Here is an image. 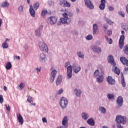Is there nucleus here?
I'll return each mask as SVG.
<instances>
[{
	"instance_id": "f257e3e1",
	"label": "nucleus",
	"mask_w": 128,
	"mask_h": 128,
	"mask_svg": "<svg viewBox=\"0 0 128 128\" xmlns=\"http://www.w3.org/2000/svg\"><path fill=\"white\" fill-rule=\"evenodd\" d=\"M64 66L66 68V78L70 80L72 78V65H70V62H67L65 63Z\"/></svg>"
},
{
	"instance_id": "f03ea898",
	"label": "nucleus",
	"mask_w": 128,
	"mask_h": 128,
	"mask_svg": "<svg viewBox=\"0 0 128 128\" xmlns=\"http://www.w3.org/2000/svg\"><path fill=\"white\" fill-rule=\"evenodd\" d=\"M62 16L63 18H60V22H62V24H70L72 22V18H68L66 12L63 13Z\"/></svg>"
},
{
	"instance_id": "7ed1b4c3",
	"label": "nucleus",
	"mask_w": 128,
	"mask_h": 128,
	"mask_svg": "<svg viewBox=\"0 0 128 128\" xmlns=\"http://www.w3.org/2000/svg\"><path fill=\"white\" fill-rule=\"evenodd\" d=\"M68 104V98L64 97H62L60 98V106L62 110H66V108Z\"/></svg>"
},
{
	"instance_id": "20e7f679",
	"label": "nucleus",
	"mask_w": 128,
	"mask_h": 128,
	"mask_svg": "<svg viewBox=\"0 0 128 128\" xmlns=\"http://www.w3.org/2000/svg\"><path fill=\"white\" fill-rule=\"evenodd\" d=\"M116 122L117 124H126V116L118 115L116 118Z\"/></svg>"
},
{
	"instance_id": "39448f33",
	"label": "nucleus",
	"mask_w": 128,
	"mask_h": 128,
	"mask_svg": "<svg viewBox=\"0 0 128 128\" xmlns=\"http://www.w3.org/2000/svg\"><path fill=\"white\" fill-rule=\"evenodd\" d=\"M38 46L40 50L44 52H48V47L46 46V44L44 42H40L38 43Z\"/></svg>"
},
{
	"instance_id": "423d86ee",
	"label": "nucleus",
	"mask_w": 128,
	"mask_h": 128,
	"mask_svg": "<svg viewBox=\"0 0 128 128\" xmlns=\"http://www.w3.org/2000/svg\"><path fill=\"white\" fill-rule=\"evenodd\" d=\"M51 73L50 74V82H54V78H56V74H58V71L54 69V66L51 67L50 68Z\"/></svg>"
},
{
	"instance_id": "0eeeda50",
	"label": "nucleus",
	"mask_w": 128,
	"mask_h": 128,
	"mask_svg": "<svg viewBox=\"0 0 128 128\" xmlns=\"http://www.w3.org/2000/svg\"><path fill=\"white\" fill-rule=\"evenodd\" d=\"M121 34L122 35L120 36L118 42L120 48L122 49L124 48V31L122 30Z\"/></svg>"
},
{
	"instance_id": "6e6552de",
	"label": "nucleus",
	"mask_w": 128,
	"mask_h": 128,
	"mask_svg": "<svg viewBox=\"0 0 128 128\" xmlns=\"http://www.w3.org/2000/svg\"><path fill=\"white\" fill-rule=\"evenodd\" d=\"M48 22L51 26H54V24H56L58 22V18L54 16H50L48 18Z\"/></svg>"
},
{
	"instance_id": "1a4fd4ad",
	"label": "nucleus",
	"mask_w": 128,
	"mask_h": 128,
	"mask_svg": "<svg viewBox=\"0 0 128 128\" xmlns=\"http://www.w3.org/2000/svg\"><path fill=\"white\" fill-rule=\"evenodd\" d=\"M60 4L63 8H70L72 4L66 0H61L60 2Z\"/></svg>"
},
{
	"instance_id": "9d476101",
	"label": "nucleus",
	"mask_w": 128,
	"mask_h": 128,
	"mask_svg": "<svg viewBox=\"0 0 128 128\" xmlns=\"http://www.w3.org/2000/svg\"><path fill=\"white\" fill-rule=\"evenodd\" d=\"M75 74H78L80 72V70H82V68L80 66H76V63L74 62L72 65V69Z\"/></svg>"
},
{
	"instance_id": "9b49d317",
	"label": "nucleus",
	"mask_w": 128,
	"mask_h": 128,
	"mask_svg": "<svg viewBox=\"0 0 128 128\" xmlns=\"http://www.w3.org/2000/svg\"><path fill=\"white\" fill-rule=\"evenodd\" d=\"M85 6L88 8L90 10H94V6L92 2L90 0H84Z\"/></svg>"
},
{
	"instance_id": "f8f14e48",
	"label": "nucleus",
	"mask_w": 128,
	"mask_h": 128,
	"mask_svg": "<svg viewBox=\"0 0 128 128\" xmlns=\"http://www.w3.org/2000/svg\"><path fill=\"white\" fill-rule=\"evenodd\" d=\"M38 58L40 62H46V55L44 53H40L39 54Z\"/></svg>"
},
{
	"instance_id": "ddd939ff",
	"label": "nucleus",
	"mask_w": 128,
	"mask_h": 128,
	"mask_svg": "<svg viewBox=\"0 0 128 128\" xmlns=\"http://www.w3.org/2000/svg\"><path fill=\"white\" fill-rule=\"evenodd\" d=\"M93 28H92V34L94 36L98 34V26L96 24H93Z\"/></svg>"
},
{
	"instance_id": "4468645a",
	"label": "nucleus",
	"mask_w": 128,
	"mask_h": 128,
	"mask_svg": "<svg viewBox=\"0 0 128 128\" xmlns=\"http://www.w3.org/2000/svg\"><path fill=\"white\" fill-rule=\"evenodd\" d=\"M122 102H124V98H122V96H119L116 100V104L120 108V106H122Z\"/></svg>"
},
{
	"instance_id": "2eb2a0df",
	"label": "nucleus",
	"mask_w": 128,
	"mask_h": 128,
	"mask_svg": "<svg viewBox=\"0 0 128 128\" xmlns=\"http://www.w3.org/2000/svg\"><path fill=\"white\" fill-rule=\"evenodd\" d=\"M91 50H92L93 52H98V54H100V52H102V48L98 47L96 46H92L91 48Z\"/></svg>"
},
{
	"instance_id": "dca6fc26",
	"label": "nucleus",
	"mask_w": 128,
	"mask_h": 128,
	"mask_svg": "<svg viewBox=\"0 0 128 128\" xmlns=\"http://www.w3.org/2000/svg\"><path fill=\"white\" fill-rule=\"evenodd\" d=\"M102 74H104V72L101 73L100 76H98V77H96V82H98V84L102 82H104V77Z\"/></svg>"
},
{
	"instance_id": "f3484780",
	"label": "nucleus",
	"mask_w": 128,
	"mask_h": 128,
	"mask_svg": "<svg viewBox=\"0 0 128 128\" xmlns=\"http://www.w3.org/2000/svg\"><path fill=\"white\" fill-rule=\"evenodd\" d=\"M108 62L109 64H112L113 66H116V62H114V57L110 55L108 57Z\"/></svg>"
},
{
	"instance_id": "a211bd4d",
	"label": "nucleus",
	"mask_w": 128,
	"mask_h": 128,
	"mask_svg": "<svg viewBox=\"0 0 128 128\" xmlns=\"http://www.w3.org/2000/svg\"><path fill=\"white\" fill-rule=\"evenodd\" d=\"M82 118L84 120H88L90 118V115L86 112H82L81 114Z\"/></svg>"
},
{
	"instance_id": "6ab92c4d",
	"label": "nucleus",
	"mask_w": 128,
	"mask_h": 128,
	"mask_svg": "<svg viewBox=\"0 0 128 128\" xmlns=\"http://www.w3.org/2000/svg\"><path fill=\"white\" fill-rule=\"evenodd\" d=\"M82 90L75 88L74 90V94L78 98H80V96H82Z\"/></svg>"
},
{
	"instance_id": "aec40b11",
	"label": "nucleus",
	"mask_w": 128,
	"mask_h": 128,
	"mask_svg": "<svg viewBox=\"0 0 128 128\" xmlns=\"http://www.w3.org/2000/svg\"><path fill=\"white\" fill-rule=\"evenodd\" d=\"M30 16H32V18H35L36 16V11H34V9L32 8V6L30 5Z\"/></svg>"
},
{
	"instance_id": "412c9836",
	"label": "nucleus",
	"mask_w": 128,
	"mask_h": 128,
	"mask_svg": "<svg viewBox=\"0 0 128 128\" xmlns=\"http://www.w3.org/2000/svg\"><path fill=\"white\" fill-rule=\"evenodd\" d=\"M16 116H17V120H18L20 124H24V118H22V116L20 114V113H18L16 114Z\"/></svg>"
},
{
	"instance_id": "4be33fe9",
	"label": "nucleus",
	"mask_w": 128,
	"mask_h": 128,
	"mask_svg": "<svg viewBox=\"0 0 128 128\" xmlns=\"http://www.w3.org/2000/svg\"><path fill=\"white\" fill-rule=\"evenodd\" d=\"M120 60L121 62L124 64V66H128V60L124 57H121L120 58Z\"/></svg>"
},
{
	"instance_id": "5701e85b",
	"label": "nucleus",
	"mask_w": 128,
	"mask_h": 128,
	"mask_svg": "<svg viewBox=\"0 0 128 128\" xmlns=\"http://www.w3.org/2000/svg\"><path fill=\"white\" fill-rule=\"evenodd\" d=\"M68 117L66 116H64L62 120V125L64 126V128H68L66 124H68Z\"/></svg>"
},
{
	"instance_id": "b1692460",
	"label": "nucleus",
	"mask_w": 128,
	"mask_h": 128,
	"mask_svg": "<svg viewBox=\"0 0 128 128\" xmlns=\"http://www.w3.org/2000/svg\"><path fill=\"white\" fill-rule=\"evenodd\" d=\"M62 76L60 75L58 76L56 80V86H60V84H62Z\"/></svg>"
},
{
	"instance_id": "393cba45",
	"label": "nucleus",
	"mask_w": 128,
	"mask_h": 128,
	"mask_svg": "<svg viewBox=\"0 0 128 128\" xmlns=\"http://www.w3.org/2000/svg\"><path fill=\"white\" fill-rule=\"evenodd\" d=\"M107 82L110 84H116V80L110 76L108 77Z\"/></svg>"
},
{
	"instance_id": "a878e982",
	"label": "nucleus",
	"mask_w": 128,
	"mask_h": 128,
	"mask_svg": "<svg viewBox=\"0 0 128 128\" xmlns=\"http://www.w3.org/2000/svg\"><path fill=\"white\" fill-rule=\"evenodd\" d=\"M106 8V0H101V4L99 6L100 10H104Z\"/></svg>"
},
{
	"instance_id": "bb28decb",
	"label": "nucleus",
	"mask_w": 128,
	"mask_h": 128,
	"mask_svg": "<svg viewBox=\"0 0 128 128\" xmlns=\"http://www.w3.org/2000/svg\"><path fill=\"white\" fill-rule=\"evenodd\" d=\"M86 122L89 126H94V118H92L88 119Z\"/></svg>"
},
{
	"instance_id": "cd10ccee",
	"label": "nucleus",
	"mask_w": 128,
	"mask_h": 128,
	"mask_svg": "<svg viewBox=\"0 0 128 128\" xmlns=\"http://www.w3.org/2000/svg\"><path fill=\"white\" fill-rule=\"evenodd\" d=\"M121 84L123 88H126V80H124V74H121Z\"/></svg>"
},
{
	"instance_id": "c85d7f7f",
	"label": "nucleus",
	"mask_w": 128,
	"mask_h": 128,
	"mask_svg": "<svg viewBox=\"0 0 128 128\" xmlns=\"http://www.w3.org/2000/svg\"><path fill=\"white\" fill-rule=\"evenodd\" d=\"M98 110V112H100V114H106V108L102 106H99Z\"/></svg>"
},
{
	"instance_id": "c756f323",
	"label": "nucleus",
	"mask_w": 128,
	"mask_h": 128,
	"mask_svg": "<svg viewBox=\"0 0 128 128\" xmlns=\"http://www.w3.org/2000/svg\"><path fill=\"white\" fill-rule=\"evenodd\" d=\"M10 6V3L8 1H4L1 4V8H8Z\"/></svg>"
},
{
	"instance_id": "7c9ffc66",
	"label": "nucleus",
	"mask_w": 128,
	"mask_h": 128,
	"mask_svg": "<svg viewBox=\"0 0 128 128\" xmlns=\"http://www.w3.org/2000/svg\"><path fill=\"white\" fill-rule=\"evenodd\" d=\"M28 102L31 104L32 106H36V103H34V101L32 100V97L30 96H28Z\"/></svg>"
},
{
	"instance_id": "2f4dec72",
	"label": "nucleus",
	"mask_w": 128,
	"mask_h": 128,
	"mask_svg": "<svg viewBox=\"0 0 128 128\" xmlns=\"http://www.w3.org/2000/svg\"><path fill=\"white\" fill-rule=\"evenodd\" d=\"M40 8V3L38 2H36V3L34 4L32 6V8L35 10H36L38 8Z\"/></svg>"
},
{
	"instance_id": "473e14b6",
	"label": "nucleus",
	"mask_w": 128,
	"mask_h": 128,
	"mask_svg": "<svg viewBox=\"0 0 128 128\" xmlns=\"http://www.w3.org/2000/svg\"><path fill=\"white\" fill-rule=\"evenodd\" d=\"M77 55L80 58H84V54L81 51L78 52Z\"/></svg>"
},
{
	"instance_id": "72a5a7b5",
	"label": "nucleus",
	"mask_w": 128,
	"mask_h": 128,
	"mask_svg": "<svg viewBox=\"0 0 128 128\" xmlns=\"http://www.w3.org/2000/svg\"><path fill=\"white\" fill-rule=\"evenodd\" d=\"M104 20L106 22L107 24H114V22H112L111 20H110L108 18L104 17Z\"/></svg>"
},
{
	"instance_id": "f704fd0d",
	"label": "nucleus",
	"mask_w": 128,
	"mask_h": 128,
	"mask_svg": "<svg viewBox=\"0 0 128 128\" xmlns=\"http://www.w3.org/2000/svg\"><path fill=\"white\" fill-rule=\"evenodd\" d=\"M35 36H42V34H40V29H37L35 30Z\"/></svg>"
},
{
	"instance_id": "c9c22d12",
	"label": "nucleus",
	"mask_w": 128,
	"mask_h": 128,
	"mask_svg": "<svg viewBox=\"0 0 128 128\" xmlns=\"http://www.w3.org/2000/svg\"><path fill=\"white\" fill-rule=\"evenodd\" d=\"M93 76L94 78H98V77L100 76V70H96L94 73Z\"/></svg>"
},
{
	"instance_id": "e433bc0d",
	"label": "nucleus",
	"mask_w": 128,
	"mask_h": 128,
	"mask_svg": "<svg viewBox=\"0 0 128 128\" xmlns=\"http://www.w3.org/2000/svg\"><path fill=\"white\" fill-rule=\"evenodd\" d=\"M18 12L20 14H24V7L22 6H20L18 8Z\"/></svg>"
},
{
	"instance_id": "4c0bfd02",
	"label": "nucleus",
	"mask_w": 128,
	"mask_h": 128,
	"mask_svg": "<svg viewBox=\"0 0 128 128\" xmlns=\"http://www.w3.org/2000/svg\"><path fill=\"white\" fill-rule=\"evenodd\" d=\"M48 14V10L46 9H44L42 12V16L43 18H44Z\"/></svg>"
},
{
	"instance_id": "58836bf2",
	"label": "nucleus",
	"mask_w": 128,
	"mask_h": 128,
	"mask_svg": "<svg viewBox=\"0 0 128 128\" xmlns=\"http://www.w3.org/2000/svg\"><path fill=\"white\" fill-rule=\"evenodd\" d=\"M107 96L108 100H114V94H108Z\"/></svg>"
},
{
	"instance_id": "ea45409f",
	"label": "nucleus",
	"mask_w": 128,
	"mask_h": 128,
	"mask_svg": "<svg viewBox=\"0 0 128 128\" xmlns=\"http://www.w3.org/2000/svg\"><path fill=\"white\" fill-rule=\"evenodd\" d=\"M6 68L7 70H10L12 68V64L10 62H8L6 63Z\"/></svg>"
},
{
	"instance_id": "a19ab883",
	"label": "nucleus",
	"mask_w": 128,
	"mask_h": 128,
	"mask_svg": "<svg viewBox=\"0 0 128 128\" xmlns=\"http://www.w3.org/2000/svg\"><path fill=\"white\" fill-rule=\"evenodd\" d=\"M2 48L5 49L8 48V44L6 42H4L2 44Z\"/></svg>"
},
{
	"instance_id": "79ce46f5",
	"label": "nucleus",
	"mask_w": 128,
	"mask_h": 128,
	"mask_svg": "<svg viewBox=\"0 0 128 128\" xmlns=\"http://www.w3.org/2000/svg\"><path fill=\"white\" fill-rule=\"evenodd\" d=\"M114 69L115 74L118 76V74H120V69H118V67H114Z\"/></svg>"
},
{
	"instance_id": "37998d69",
	"label": "nucleus",
	"mask_w": 128,
	"mask_h": 128,
	"mask_svg": "<svg viewBox=\"0 0 128 128\" xmlns=\"http://www.w3.org/2000/svg\"><path fill=\"white\" fill-rule=\"evenodd\" d=\"M124 52L126 54L128 55V45H126L124 47Z\"/></svg>"
},
{
	"instance_id": "c03bdc74",
	"label": "nucleus",
	"mask_w": 128,
	"mask_h": 128,
	"mask_svg": "<svg viewBox=\"0 0 128 128\" xmlns=\"http://www.w3.org/2000/svg\"><path fill=\"white\" fill-rule=\"evenodd\" d=\"M92 36L90 34H89L86 37V39L87 40H92Z\"/></svg>"
},
{
	"instance_id": "a18cd8bd",
	"label": "nucleus",
	"mask_w": 128,
	"mask_h": 128,
	"mask_svg": "<svg viewBox=\"0 0 128 128\" xmlns=\"http://www.w3.org/2000/svg\"><path fill=\"white\" fill-rule=\"evenodd\" d=\"M35 70H36L38 74L40 72V70H42V67H37L36 68Z\"/></svg>"
},
{
	"instance_id": "49530a36",
	"label": "nucleus",
	"mask_w": 128,
	"mask_h": 128,
	"mask_svg": "<svg viewBox=\"0 0 128 128\" xmlns=\"http://www.w3.org/2000/svg\"><path fill=\"white\" fill-rule=\"evenodd\" d=\"M18 88H20V90H22V88H24V83L22 82L21 84H20L18 85Z\"/></svg>"
},
{
	"instance_id": "de8ad7c7",
	"label": "nucleus",
	"mask_w": 128,
	"mask_h": 128,
	"mask_svg": "<svg viewBox=\"0 0 128 128\" xmlns=\"http://www.w3.org/2000/svg\"><path fill=\"white\" fill-rule=\"evenodd\" d=\"M118 14H119V16H122V18H124L126 14H124V12H122V11H119L118 12Z\"/></svg>"
},
{
	"instance_id": "09e8293b",
	"label": "nucleus",
	"mask_w": 128,
	"mask_h": 128,
	"mask_svg": "<svg viewBox=\"0 0 128 128\" xmlns=\"http://www.w3.org/2000/svg\"><path fill=\"white\" fill-rule=\"evenodd\" d=\"M64 92V90L62 88H60V90H58L56 94H62V92Z\"/></svg>"
},
{
	"instance_id": "8fccbe9b",
	"label": "nucleus",
	"mask_w": 128,
	"mask_h": 128,
	"mask_svg": "<svg viewBox=\"0 0 128 128\" xmlns=\"http://www.w3.org/2000/svg\"><path fill=\"white\" fill-rule=\"evenodd\" d=\"M108 10L109 12H114V7H112V6H108Z\"/></svg>"
},
{
	"instance_id": "3c124183",
	"label": "nucleus",
	"mask_w": 128,
	"mask_h": 128,
	"mask_svg": "<svg viewBox=\"0 0 128 128\" xmlns=\"http://www.w3.org/2000/svg\"><path fill=\"white\" fill-rule=\"evenodd\" d=\"M5 106H6V110H8V112H10V105L5 104Z\"/></svg>"
},
{
	"instance_id": "603ef678",
	"label": "nucleus",
	"mask_w": 128,
	"mask_h": 128,
	"mask_svg": "<svg viewBox=\"0 0 128 128\" xmlns=\"http://www.w3.org/2000/svg\"><path fill=\"white\" fill-rule=\"evenodd\" d=\"M4 102V98L2 95H0V104Z\"/></svg>"
},
{
	"instance_id": "864d4df0",
	"label": "nucleus",
	"mask_w": 128,
	"mask_h": 128,
	"mask_svg": "<svg viewBox=\"0 0 128 128\" xmlns=\"http://www.w3.org/2000/svg\"><path fill=\"white\" fill-rule=\"evenodd\" d=\"M14 60H20V56H14Z\"/></svg>"
},
{
	"instance_id": "5fc2aeb1",
	"label": "nucleus",
	"mask_w": 128,
	"mask_h": 128,
	"mask_svg": "<svg viewBox=\"0 0 128 128\" xmlns=\"http://www.w3.org/2000/svg\"><path fill=\"white\" fill-rule=\"evenodd\" d=\"M112 34V30H108L107 32V34L108 36H110Z\"/></svg>"
},
{
	"instance_id": "6e6d98bb",
	"label": "nucleus",
	"mask_w": 128,
	"mask_h": 128,
	"mask_svg": "<svg viewBox=\"0 0 128 128\" xmlns=\"http://www.w3.org/2000/svg\"><path fill=\"white\" fill-rule=\"evenodd\" d=\"M42 122H46H46H48V120H46V118H42Z\"/></svg>"
},
{
	"instance_id": "4d7b16f0",
	"label": "nucleus",
	"mask_w": 128,
	"mask_h": 128,
	"mask_svg": "<svg viewBox=\"0 0 128 128\" xmlns=\"http://www.w3.org/2000/svg\"><path fill=\"white\" fill-rule=\"evenodd\" d=\"M107 42H108L109 44H112V38H110L107 41Z\"/></svg>"
},
{
	"instance_id": "13d9d810",
	"label": "nucleus",
	"mask_w": 128,
	"mask_h": 128,
	"mask_svg": "<svg viewBox=\"0 0 128 128\" xmlns=\"http://www.w3.org/2000/svg\"><path fill=\"white\" fill-rule=\"evenodd\" d=\"M117 128H124V126H122L120 124H117Z\"/></svg>"
},
{
	"instance_id": "bf43d9fd",
	"label": "nucleus",
	"mask_w": 128,
	"mask_h": 128,
	"mask_svg": "<svg viewBox=\"0 0 128 128\" xmlns=\"http://www.w3.org/2000/svg\"><path fill=\"white\" fill-rule=\"evenodd\" d=\"M61 12H68V10L66 8L62 9Z\"/></svg>"
},
{
	"instance_id": "052dcab7",
	"label": "nucleus",
	"mask_w": 128,
	"mask_h": 128,
	"mask_svg": "<svg viewBox=\"0 0 128 128\" xmlns=\"http://www.w3.org/2000/svg\"><path fill=\"white\" fill-rule=\"evenodd\" d=\"M24 48L26 50H28V45L26 44L24 46Z\"/></svg>"
},
{
	"instance_id": "680f3d73",
	"label": "nucleus",
	"mask_w": 128,
	"mask_h": 128,
	"mask_svg": "<svg viewBox=\"0 0 128 128\" xmlns=\"http://www.w3.org/2000/svg\"><path fill=\"white\" fill-rule=\"evenodd\" d=\"M128 68H124V72L126 74L128 73Z\"/></svg>"
},
{
	"instance_id": "e2e57ef3",
	"label": "nucleus",
	"mask_w": 128,
	"mask_h": 128,
	"mask_svg": "<svg viewBox=\"0 0 128 128\" xmlns=\"http://www.w3.org/2000/svg\"><path fill=\"white\" fill-rule=\"evenodd\" d=\"M68 16H74V14H72V13L70 12L69 13H68Z\"/></svg>"
},
{
	"instance_id": "0e129e2a",
	"label": "nucleus",
	"mask_w": 128,
	"mask_h": 128,
	"mask_svg": "<svg viewBox=\"0 0 128 128\" xmlns=\"http://www.w3.org/2000/svg\"><path fill=\"white\" fill-rule=\"evenodd\" d=\"M76 12L77 14H80V9L78 8H76Z\"/></svg>"
},
{
	"instance_id": "69168bd1",
	"label": "nucleus",
	"mask_w": 128,
	"mask_h": 128,
	"mask_svg": "<svg viewBox=\"0 0 128 128\" xmlns=\"http://www.w3.org/2000/svg\"><path fill=\"white\" fill-rule=\"evenodd\" d=\"M104 28H105V30H106V28H108V25L104 24Z\"/></svg>"
},
{
	"instance_id": "338daca9",
	"label": "nucleus",
	"mask_w": 128,
	"mask_h": 128,
	"mask_svg": "<svg viewBox=\"0 0 128 128\" xmlns=\"http://www.w3.org/2000/svg\"><path fill=\"white\" fill-rule=\"evenodd\" d=\"M126 12L128 14V4L126 6Z\"/></svg>"
},
{
	"instance_id": "774afa93",
	"label": "nucleus",
	"mask_w": 128,
	"mask_h": 128,
	"mask_svg": "<svg viewBox=\"0 0 128 128\" xmlns=\"http://www.w3.org/2000/svg\"><path fill=\"white\" fill-rule=\"evenodd\" d=\"M102 128H109L108 126H104L102 127Z\"/></svg>"
}]
</instances>
